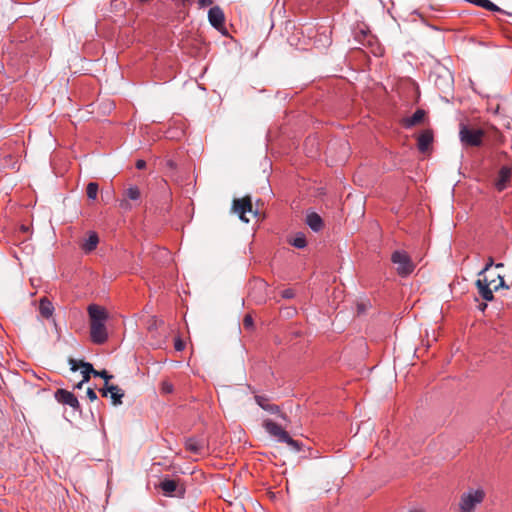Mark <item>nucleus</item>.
I'll list each match as a JSON object with an SVG mask.
<instances>
[{"label":"nucleus","mask_w":512,"mask_h":512,"mask_svg":"<svg viewBox=\"0 0 512 512\" xmlns=\"http://www.w3.org/2000/svg\"><path fill=\"white\" fill-rule=\"evenodd\" d=\"M232 211L235 214H238L239 218L246 223L249 222V219L245 217L246 213L249 212V213H253L254 215L257 214L256 212H253V210H252V201H251L250 196H245L240 199H234L233 205H232Z\"/></svg>","instance_id":"6e6552de"},{"label":"nucleus","mask_w":512,"mask_h":512,"mask_svg":"<svg viewBox=\"0 0 512 512\" xmlns=\"http://www.w3.org/2000/svg\"><path fill=\"white\" fill-rule=\"evenodd\" d=\"M146 167V162L142 159L137 160L136 162V168L137 169H144Z\"/></svg>","instance_id":"c9c22d12"},{"label":"nucleus","mask_w":512,"mask_h":512,"mask_svg":"<svg viewBox=\"0 0 512 512\" xmlns=\"http://www.w3.org/2000/svg\"><path fill=\"white\" fill-rule=\"evenodd\" d=\"M160 391L162 394H170L173 392V385L167 380L161 382Z\"/></svg>","instance_id":"bb28decb"},{"label":"nucleus","mask_w":512,"mask_h":512,"mask_svg":"<svg viewBox=\"0 0 512 512\" xmlns=\"http://www.w3.org/2000/svg\"><path fill=\"white\" fill-rule=\"evenodd\" d=\"M243 326L245 329L250 330L253 328V318L247 314L243 319Z\"/></svg>","instance_id":"cd10ccee"},{"label":"nucleus","mask_w":512,"mask_h":512,"mask_svg":"<svg viewBox=\"0 0 512 512\" xmlns=\"http://www.w3.org/2000/svg\"><path fill=\"white\" fill-rule=\"evenodd\" d=\"M167 165L170 167V168H174L175 167V163L172 161V160H169L167 162Z\"/></svg>","instance_id":"e433bc0d"},{"label":"nucleus","mask_w":512,"mask_h":512,"mask_svg":"<svg viewBox=\"0 0 512 512\" xmlns=\"http://www.w3.org/2000/svg\"><path fill=\"white\" fill-rule=\"evenodd\" d=\"M485 497V493L481 489L470 490L463 493L459 502V512H473L476 505L480 504Z\"/></svg>","instance_id":"20e7f679"},{"label":"nucleus","mask_w":512,"mask_h":512,"mask_svg":"<svg viewBox=\"0 0 512 512\" xmlns=\"http://www.w3.org/2000/svg\"><path fill=\"white\" fill-rule=\"evenodd\" d=\"M484 130L471 127L464 123L459 127V138L463 146L466 147H479L482 145Z\"/></svg>","instance_id":"f03ea898"},{"label":"nucleus","mask_w":512,"mask_h":512,"mask_svg":"<svg viewBox=\"0 0 512 512\" xmlns=\"http://www.w3.org/2000/svg\"><path fill=\"white\" fill-rule=\"evenodd\" d=\"M263 427L271 436L275 437L279 442L287 443L295 451L301 450V444L298 441L292 439L289 436V434L277 423L268 419L264 421Z\"/></svg>","instance_id":"7ed1b4c3"},{"label":"nucleus","mask_w":512,"mask_h":512,"mask_svg":"<svg viewBox=\"0 0 512 512\" xmlns=\"http://www.w3.org/2000/svg\"><path fill=\"white\" fill-rule=\"evenodd\" d=\"M433 142V132L429 129L420 133L417 139V147L420 152L425 153Z\"/></svg>","instance_id":"4468645a"},{"label":"nucleus","mask_w":512,"mask_h":512,"mask_svg":"<svg viewBox=\"0 0 512 512\" xmlns=\"http://www.w3.org/2000/svg\"><path fill=\"white\" fill-rule=\"evenodd\" d=\"M100 393L103 397H107L110 394V398L113 405H120L122 403V398L124 397V392L117 385H110L100 390Z\"/></svg>","instance_id":"f8f14e48"},{"label":"nucleus","mask_w":512,"mask_h":512,"mask_svg":"<svg viewBox=\"0 0 512 512\" xmlns=\"http://www.w3.org/2000/svg\"><path fill=\"white\" fill-rule=\"evenodd\" d=\"M213 3V0H198V4L200 7L209 6Z\"/></svg>","instance_id":"f704fd0d"},{"label":"nucleus","mask_w":512,"mask_h":512,"mask_svg":"<svg viewBox=\"0 0 512 512\" xmlns=\"http://www.w3.org/2000/svg\"><path fill=\"white\" fill-rule=\"evenodd\" d=\"M430 79H432L434 84L440 89L449 88L453 82L451 72L444 67H437L431 72Z\"/></svg>","instance_id":"0eeeda50"},{"label":"nucleus","mask_w":512,"mask_h":512,"mask_svg":"<svg viewBox=\"0 0 512 512\" xmlns=\"http://www.w3.org/2000/svg\"><path fill=\"white\" fill-rule=\"evenodd\" d=\"M99 243V237L97 233L90 232L88 238L81 244V248L86 252H92L96 249Z\"/></svg>","instance_id":"6ab92c4d"},{"label":"nucleus","mask_w":512,"mask_h":512,"mask_svg":"<svg viewBox=\"0 0 512 512\" xmlns=\"http://www.w3.org/2000/svg\"><path fill=\"white\" fill-rule=\"evenodd\" d=\"M174 347L177 351H182L185 348V344L181 339H176L174 343Z\"/></svg>","instance_id":"2f4dec72"},{"label":"nucleus","mask_w":512,"mask_h":512,"mask_svg":"<svg viewBox=\"0 0 512 512\" xmlns=\"http://www.w3.org/2000/svg\"><path fill=\"white\" fill-rule=\"evenodd\" d=\"M54 307L47 298H41L39 303V312L45 318H50L53 314Z\"/></svg>","instance_id":"412c9836"},{"label":"nucleus","mask_w":512,"mask_h":512,"mask_svg":"<svg viewBox=\"0 0 512 512\" xmlns=\"http://www.w3.org/2000/svg\"><path fill=\"white\" fill-rule=\"evenodd\" d=\"M256 403L264 410L272 413V414H279L281 418L286 419V415L283 413H280L279 406L269 404L268 399L263 396H255Z\"/></svg>","instance_id":"f3484780"},{"label":"nucleus","mask_w":512,"mask_h":512,"mask_svg":"<svg viewBox=\"0 0 512 512\" xmlns=\"http://www.w3.org/2000/svg\"><path fill=\"white\" fill-rule=\"evenodd\" d=\"M295 296V291L292 288H287L281 292V297L284 299H292Z\"/></svg>","instance_id":"c85d7f7f"},{"label":"nucleus","mask_w":512,"mask_h":512,"mask_svg":"<svg viewBox=\"0 0 512 512\" xmlns=\"http://www.w3.org/2000/svg\"><path fill=\"white\" fill-rule=\"evenodd\" d=\"M119 207L123 210H130L132 205L130 204L129 200L123 197V199H121L119 202Z\"/></svg>","instance_id":"c756f323"},{"label":"nucleus","mask_w":512,"mask_h":512,"mask_svg":"<svg viewBox=\"0 0 512 512\" xmlns=\"http://www.w3.org/2000/svg\"><path fill=\"white\" fill-rule=\"evenodd\" d=\"M159 487L164 495L169 497H183L186 491L179 479L164 478L160 482Z\"/></svg>","instance_id":"423d86ee"},{"label":"nucleus","mask_w":512,"mask_h":512,"mask_svg":"<svg viewBox=\"0 0 512 512\" xmlns=\"http://www.w3.org/2000/svg\"><path fill=\"white\" fill-rule=\"evenodd\" d=\"M123 197H125L127 200L136 202L140 200L141 192L138 187L130 186L124 191Z\"/></svg>","instance_id":"4be33fe9"},{"label":"nucleus","mask_w":512,"mask_h":512,"mask_svg":"<svg viewBox=\"0 0 512 512\" xmlns=\"http://www.w3.org/2000/svg\"><path fill=\"white\" fill-rule=\"evenodd\" d=\"M486 307H487V304H485V303L480 305L481 310H484Z\"/></svg>","instance_id":"ea45409f"},{"label":"nucleus","mask_w":512,"mask_h":512,"mask_svg":"<svg viewBox=\"0 0 512 512\" xmlns=\"http://www.w3.org/2000/svg\"><path fill=\"white\" fill-rule=\"evenodd\" d=\"M93 375H94L95 377H101V378H103V379L105 380V387L109 386V385H108V381H109L110 379H112V377H113L112 375H109V374H108V372H107L106 370L97 371V370H95V369H94V371H93Z\"/></svg>","instance_id":"a878e982"},{"label":"nucleus","mask_w":512,"mask_h":512,"mask_svg":"<svg viewBox=\"0 0 512 512\" xmlns=\"http://www.w3.org/2000/svg\"><path fill=\"white\" fill-rule=\"evenodd\" d=\"M495 266H496V268H502L504 266V264L503 263H497Z\"/></svg>","instance_id":"58836bf2"},{"label":"nucleus","mask_w":512,"mask_h":512,"mask_svg":"<svg viewBox=\"0 0 512 512\" xmlns=\"http://www.w3.org/2000/svg\"><path fill=\"white\" fill-rule=\"evenodd\" d=\"M90 323V338L95 344H103L108 339L105 322L108 319L107 310L99 305L91 304L87 308Z\"/></svg>","instance_id":"f257e3e1"},{"label":"nucleus","mask_w":512,"mask_h":512,"mask_svg":"<svg viewBox=\"0 0 512 512\" xmlns=\"http://www.w3.org/2000/svg\"><path fill=\"white\" fill-rule=\"evenodd\" d=\"M69 364L71 366V370L73 372L77 371L79 368L82 369L81 373L83 376L82 382H88L90 380V375L93 374L94 368L92 364L84 361H77L75 359L70 358Z\"/></svg>","instance_id":"9b49d317"},{"label":"nucleus","mask_w":512,"mask_h":512,"mask_svg":"<svg viewBox=\"0 0 512 512\" xmlns=\"http://www.w3.org/2000/svg\"><path fill=\"white\" fill-rule=\"evenodd\" d=\"M476 286L478 288V292L481 295V297L486 301H492L493 296V290L491 288V282H488V279L484 277L483 279H478L476 281Z\"/></svg>","instance_id":"ddd939ff"},{"label":"nucleus","mask_w":512,"mask_h":512,"mask_svg":"<svg viewBox=\"0 0 512 512\" xmlns=\"http://www.w3.org/2000/svg\"><path fill=\"white\" fill-rule=\"evenodd\" d=\"M83 383H84V382L80 381V382H79L75 387H76V388H78V389H80V388L82 387Z\"/></svg>","instance_id":"4c0bfd02"},{"label":"nucleus","mask_w":512,"mask_h":512,"mask_svg":"<svg viewBox=\"0 0 512 512\" xmlns=\"http://www.w3.org/2000/svg\"><path fill=\"white\" fill-rule=\"evenodd\" d=\"M391 261L397 265V273L402 277H406L414 271L415 265L406 252L395 251L391 256Z\"/></svg>","instance_id":"39448f33"},{"label":"nucleus","mask_w":512,"mask_h":512,"mask_svg":"<svg viewBox=\"0 0 512 512\" xmlns=\"http://www.w3.org/2000/svg\"><path fill=\"white\" fill-rule=\"evenodd\" d=\"M208 20L210 24L218 31L224 30L225 15L219 6H214L208 11Z\"/></svg>","instance_id":"1a4fd4ad"},{"label":"nucleus","mask_w":512,"mask_h":512,"mask_svg":"<svg viewBox=\"0 0 512 512\" xmlns=\"http://www.w3.org/2000/svg\"><path fill=\"white\" fill-rule=\"evenodd\" d=\"M86 394L91 401H95L97 399V395L92 388H88Z\"/></svg>","instance_id":"473e14b6"},{"label":"nucleus","mask_w":512,"mask_h":512,"mask_svg":"<svg viewBox=\"0 0 512 512\" xmlns=\"http://www.w3.org/2000/svg\"><path fill=\"white\" fill-rule=\"evenodd\" d=\"M86 193L89 199H96L98 194V184L95 182L88 183Z\"/></svg>","instance_id":"b1692460"},{"label":"nucleus","mask_w":512,"mask_h":512,"mask_svg":"<svg viewBox=\"0 0 512 512\" xmlns=\"http://www.w3.org/2000/svg\"><path fill=\"white\" fill-rule=\"evenodd\" d=\"M511 174L512 170L509 167H501L498 173V178L495 182V186L498 191H503L506 188L507 183L510 181Z\"/></svg>","instance_id":"2eb2a0df"},{"label":"nucleus","mask_w":512,"mask_h":512,"mask_svg":"<svg viewBox=\"0 0 512 512\" xmlns=\"http://www.w3.org/2000/svg\"><path fill=\"white\" fill-rule=\"evenodd\" d=\"M291 245L296 248L302 249L306 246V238L304 234H297L292 240L289 241Z\"/></svg>","instance_id":"5701e85b"},{"label":"nucleus","mask_w":512,"mask_h":512,"mask_svg":"<svg viewBox=\"0 0 512 512\" xmlns=\"http://www.w3.org/2000/svg\"><path fill=\"white\" fill-rule=\"evenodd\" d=\"M426 117V112L423 109H417L411 117L405 118L402 124L405 128H411L415 125L421 124Z\"/></svg>","instance_id":"dca6fc26"},{"label":"nucleus","mask_w":512,"mask_h":512,"mask_svg":"<svg viewBox=\"0 0 512 512\" xmlns=\"http://www.w3.org/2000/svg\"><path fill=\"white\" fill-rule=\"evenodd\" d=\"M55 399L62 404L69 405L74 410L79 411L80 410V404L76 396L65 389H58L55 392Z\"/></svg>","instance_id":"9d476101"},{"label":"nucleus","mask_w":512,"mask_h":512,"mask_svg":"<svg viewBox=\"0 0 512 512\" xmlns=\"http://www.w3.org/2000/svg\"><path fill=\"white\" fill-rule=\"evenodd\" d=\"M185 447L188 451L194 454H203L205 452L204 442L194 438L187 439L185 442Z\"/></svg>","instance_id":"a211bd4d"},{"label":"nucleus","mask_w":512,"mask_h":512,"mask_svg":"<svg viewBox=\"0 0 512 512\" xmlns=\"http://www.w3.org/2000/svg\"><path fill=\"white\" fill-rule=\"evenodd\" d=\"M306 223L313 231H319L323 226L321 217L314 212L307 215Z\"/></svg>","instance_id":"aec40b11"},{"label":"nucleus","mask_w":512,"mask_h":512,"mask_svg":"<svg viewBox=\"0 0 512 512\" xmlns=\"http://www.w3.org/2000/svg\"><path fill=\"white\" fill-rule=\"evenodd\" d=\"M493 258L492 257H489L488 259V262L487 264L485 265V267L479 272V276L483 275L486 271H488L490 269V267L493 265Z\"/></svg>","instance_id":"7c9ffc66"},{"label":"nucleus","mask_w":512,"mask_h":512,"mask_svg":"<svg viewBox=\"0 0 512 512\" xmlns=\"http://www.w3.org/2000/svg\"><path fill=\"white\" fill-rule=\"evenodd\" d=\"M367 306L368 305L366 303H364V302L358 303L357 304V313L358 314L364 313L366 311V309H367Z\"/></svg>","instance_id":"72a5a7b5"},{"label":"nucleus","mask_w":512,"mask_h":512,"mask_svg":"<svg viewBox=\"0 0 512 512\" xmlns=\"http://www.w3.org/2000/svg\"><path fill=\"white\" fill-rule=\"evenodd\" d=\"M497 278L499 279V283L496 284V280H488V282H491V288L493 291H497L499 288H507L505 281L501 275H498Z\"/></svg>","instance_id":"393cba45"}]
</instances>
